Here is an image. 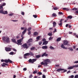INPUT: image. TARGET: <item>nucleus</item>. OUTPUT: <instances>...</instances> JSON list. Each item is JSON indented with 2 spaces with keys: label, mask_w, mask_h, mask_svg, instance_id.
<instances>
[{
  "label": "nucleus",
  "mask_w": 78,
  "mask_h": 78,
  "mask_svg": "<svg viewBox=\"0 0 78 78\" xmlns=\"http://www.w3.org/2000/svg\"><path fill=\"white\" fill-rule=\"evenodd\" d=\"M75 67H78V65H75L74 66H72L69 67L68 68V69L69 70L73 69H74Z\"/></svg>",
  "instance_id": "obj_5"
},
{
  "label": "nucleus",
  "mask_w": 78,
  "mask_h": 78,
  "mask_svg": "<svg viewBox=\"0 0 78 78\" xmlns=\"http://www.w3.org/2000/svg\"><path fill=\"white\" fill-rule=\"evenodd\" d=\"M53 27H56V23L55 22H54L53 23Z\"/></svg>",
  "instance_id": "obj_21"
},
{
  "label": "nucleus",
  "mask_w": 78,
  "mask_h": 78,
  "mask_svg": "<svg viewBox=\"0 0 78 78\" xmlns=\"http://www.w3.org/2000/svg\"><path fill=\"white\" fill-rule=\"evenodd\" d=\"M35 49V47H33L32 48L30 49L31 50H34Z\"/></svg>",
  "instance_id": "obj_40"
},
{
  "label": "nucleus",
  "mask_w": 78,
  "mask_h": 78,
  "mask_svg": "<svg viewBox=\"0 0 78 78\" xmlns=\"http://www.w3.org/2000/svg\"><path fill=\"white\" fill-rule=\"evenodd\" d=\"M2 39L4 42H6L7 43H9V42H10L9 38V37L7 36L3 37H2Z\"/></svg>",
  "instance_id": "obj_2"
},
{
  "label": "nucleus",
  "mask_w": 78,
  "mask_h": 78,
  "mask_svg": "<svg viewBox=\"0 0 78 78\" xmlns=\"http://www.w3.org/2000/svg\"><path fill=\"white\" fill-rule=\"evenodd\" d=\"M5 50L6 51H11V48H5Z\"/></svg>",
  "instance_id": "obj_11"
},
{
  "label": "nucleus",
  "mask_w": 78,
  "mask_h": 78,
  "mask_svg": "<svg viewBox=\"0 0 78 78\" xmlns=\"http://www.w3.org/2000/svg\"><path fill=\"white\" fill-rule=\"evenodd\" d=\"M48 56V54L44 53L42 54V55H41L42 57H43V56Z\"/></svg>",
  "instance_id": "obj_16"
},
{
  "label": "nucleus",
  "mask_w": 78,
  "mask_h": 78,
  "mask_svg": "<svg viewBox=\"0 0 78 78\" xmlns=\"http://www.w3.org/2000/svg\"><path fill=\"white\" fill-rule=\"evenodd\" d=\"M23 35H24V34H22L21 36V40H23Z\"/></svg>",
  "instance_id": "obj_30"
},
{
  "label": "nucleus",
  "mask_w": 78,
  "mask_h": 78,
  "mask_svg": "<svg viewBox=\"0 0 78 78\" xmlns=\"http://www.w3.org/2000/svg\"><path fill=\"white\" fill-rule=\"evenodd\" d=\"M36 56L37 58H41V55H36Z\"/></svg>",
  "instance_id": "obj_20"
},
{
  "label": "nucleus",
  "mask_w": 78,
  "mask_h": 78,
  "mask_svg": "<svg viewBox=\"0 0 78 78\" xmlns=\"http://www.w3.org/2000/svg\"><path fill=\"white\" fill-rule=\"evenodd\" d=\"M38 34V33L37 32H35L34 33V36H37Z\"/></svg>",
  "instance_id": "obj_26"
},
{
  "label": "nucleus",
  "mask_w": 78,
  "mask_h": 78,
  "mask_svg": "<svg viewBox=\"0 0 78 78\" xmlns=\"http://www.w3.org/2000/svg\"><path fill=\"white\" fill-rule=\"evenodd\" d=\"M33 42V40H32V39H30L27 42V44H29V43H30V42Z\"/></svg>",
  "instance_id": "obj_14"
},
{
  "label": "nucleus",
  "mask_w": 78,
  "mask_h": 78,
  "mask_svg": "<svg viewBox=\"0 0 78 78\" xmlns=\"http://www.w3.org/2000/svg\"><path fill=\"white\" fill-rule=\"evenodd\" d=\"M75 78H78V75H76L75 77Z\"/></svg>",
  "instance_id": "obj_50"
},
{
  "label": "nucleus",
  "mask_w": 78,
  "mask_h": 78,
  "mask_svg": "<svg viewBox=\"0 0 78 78\" xmlns=\"http://www.w3.org/2000/svg\"><path fill=\"white\" fill-rule=\"evenodd\" d=\"M13 51H17V50H16V49H14V48H13Z\"/></svg>",
  "instance_id": "obj_59"
},
{
  "label": "nucleus",
  "mask_w": 78,
  "mask_h": 78,
  "mask_svg": "<svg viewBox=\"0 0 78 78\" xmlns=\"http://www.w3.org/2000/svg\"><path fill=\"white\" fill-rule=\"evenodd\" d=\"M27 70V68H24L23 69V70L24 71H26V70Z\"/></svg>",
  "instance_id": "obj_49"
},
{
  "label": "nucleus",
  "mask_w": 78,
  "mask_h": 78,
  "mask_svg": "<svg viewBox=\"0 0 78 78\" xmlns=\"http://www.w3.org/2000/svg\"><path fill=\"white\" fill-rule=\"evenodd\" d=\"M12 21L13 22H17V21H18V20H12Z\"/></svg>",
  "instance_id": "obj_51"
},
{
  "label": "nucleus",
  "mask_w": 78,
  "mask_h": 78,
  "mask_svg": "<svg viewBox=\"0 0 78 78\" xmlns=\"http://www.w3.org/2000/svg\"><path fill=\"white\" fill-rule=\"evenodd\" d=\"M50 60L49 59H46L44 60L43 62H41V65H44V66H47L48 65V63L50 62Z\"/></svg>",
  "instance_id": "obj_1"
},
{
  "label": "nucleus",
  "mask_w": 78,
  "mask_h": 78,
  "mask_svg": "<svg viewBox=\"0 0 78 78\" xmlns=\"http://www.w3.org/2000/svg\"><path fill=\"white\" fill-rule=\"evenodd\" d=\"M62 20H62V19H61L60 20V22L58 23V24L59 25H60V26H61V25H62Z\"/></svg>",
  "instance_id": "obj_10"
},
{
  "label": "nucleus",
  "mask_w": 78,
  "mask_h": 78,
  "mask_svg": "<svg viewBox=\"0 0 78 78\" xmlns=\"http://www.w3.org/2000/svg\"><path fill=\"white\" fill-rule=\"evenodd\" d=\"M68 49H69V50H70V51H73V49L72 48H69Z\"/></svg>",
  "instance_id": "obj_39"
},
{
  "label": "nucleus",
  "mask_w": 78,
  "mask_h": 78,
  "mask_svg": "<svg viewBox=\"0 0 78 78\" xmlns=\"http://www.w3.org/2000/svg\"><path fill=\"white\" fill-rule=\"evenodd\" d=\"M42 41H41V42H40L39 43V45H41V44H42Z\"/></svg>",
  "instance_id": "obj_60"
},
{
  "label": "nucleus",
  "mask_w": 78,
  "mask_h": 78,
  "mask_svg": "<svg viewBox=\"0 0 78 78\" xmlns=\"http://www.w3.org/2000/svg\"><path fill=\"white\" fill-rule=\"evenodd\" d=\"M24 55L25 56H29L30 55V53H27L25 54H24Z\"/></svg>",
  "instance_id": "obj_23"
},
{
  "label": "nucleus",
  "mask_w": 78,
  "mask_h": 78,
  "mask_svg": "<svg viewBox=\"0 0 78 78\" xmlns=\"http://www.w3.org/2000/svg\"><path fill=\"white\" fill-rule=\"evenodd\" d=\"M4 62L6 63H8V62H10V63H12V61L10 60L9 59L4 60Z\"/></svg>",
  "instance_id": "obj_7"
},
{
  "label": "nucleus",
  "mask_w": 78,
  "mask_h": 78,
  "mask_svg": "<svg viewBox=\"0 0 78 78\" xmlns=\"http://www.w3.org/2000/svg\"><path fill=\"white\" fill-rule=\"evenodd\" d=\"M12 41L13 42H14V43H15V44L16 43V40L14 39H12Z\"/></svg>",
  "instance_id": "obj_25"
},
{
  "label": "nucleus",
  "mask_w": 78,
  "mask_h": 78,
  "mask_svg": "<svg viewBox=\"0 0 78 78\" xmlns=\"http://www.w3.org/2000/svg\"><path fill=\"white\" fill-rule=\"evenodd\" d=\"M27 28H25V30L22 32V34H25V33H26V32L27 31Z\"/></svg>",
  "instance_id": "obj_15"
},
{
  "label": "nucleus",
  "mask_w": 78,
  "mask_h": 78,
  "mask_svg": "<svg viewBox=\"0 0 78 78\" xmlns=\"http://www.w3.org/2000/svg\"><path fill=\"white\" fill-rule=\"evenodd\" d=\"M31 30V27H29L28 29H27V31H30V30Z\"/></svg>",
  "instance_id": "obj_32"
},
{
  "label": "nucleus",
  "mask_w": 78,
  "mask_h": 78,
  "mask_svg": "<svg viewBox=\"0 0 78 78\" xmlns=\"http://www.w3.org/2000/svg\"><path fill=\"white\" fill-rule=\"evenodd\" d=\"M47 44H48V41H46L43 43V45H47Z\"/></svg>",
  "instance_id": "obj_17"
},
{
  "label": "nucleus",
  "mask_w": 78,
  "mask_h": 78,
  "mask_svg": "<svg viewBox=\"0 0 78 78\" xmlns=\"http://www.w3.org/2000/svg\"><path fill=\"white\" fill-rule=\"evenodd\" d=\"M37 61V59H36L34 58L32 59H30L28 61L29 62H31V64H34V62L36 61Z\"/></svg>",
  "instance_id": "obj_4"
},
{
  "label": "nucleus",
  "mask_w": 78,
  "mask_h": 78,
  "mask_svg": "<svg viewBox=\"0 0 78 78\" xmlns=\"http://www.w3.org/2000/svg\"><path fill=\"white\" fill-rule=\"evenodd\" d=\"M0 13H2V14H7L8 12L7 11H3V10H1L0 11Z\"/></svg>",
  "instance_id": "obj_8"
},
{
  "label": "nucleus",
  "mask_w": 78,
  "mask_h": 78,
  "mask_svg": "<svg viewBox=\"0 0 78 78\" xmlns=\"http://www.w3.org/2000/svg\"><path fill=\"white\" fill-rule=\"evenodd\" d=\"M5 66H8V64L3 63L2 64V67H5Z\"/></svg>",
  "instance_id": "obj_18"
},
{
  "label": "nucleus",
  "mask_w": 78,
  "mask_h": 78,
  "mask_svg": "<svg viewBox=\"0 0 78 78\" xmlns=\"http://www.w3.org/2000/svg\"><path fill=\"white\" fill-rule=\"evenodd\" d=\"M30 45H31V44L30 43L28 45H27V44L26 43L22 45L21 46L22 47H23V48H26V49H28V48H29V47L30 46Z\"/></svg>",
  "instance_id": "obj_3"
},
{
  "label": "nucleus",
  "mask_w": 78,
  "mask_h": 78,
  "mask_svg": "<svg viewBox=\"0 0 78 78\" xmlns=\"http://www.w3.org/2000/svg\"><path fill=\"white\" fill-rule=\"evenodd\" d=\"M58 9L57 7H54L53 8V9H54V10H57V9Z\"/></svg>",
  "instance_id": "obj_37"
},
{
  "label": "nucleus",
  "mask_w": 78,
  "mask_h": 78,
  "mask_svg": "<svg viewBox=\"0 0 78 78\" xmlns=\"http://www.w3.org/2000/svg\"><path fill=\"white\" fill-rule=\"evenodd\" d=\"M42 78H46V76H45L43 75Z\"/></svg>",
  "instance_id": "obj_56"
},
{
  "label": "nucleus",
  "mask_w": 78,
  "mask_h": 78,
  "mask_svg": "<svg viewBox=\"0 0 78 78\" xmlns=\"http://www.w3.org/2000/svg\"><path fill=\"white\" fill-rule=\"evenodd\" d=\"M28 31V34L29 35H30V34H31V31Z\"/></svg>",
  "instance_id": "obj_46"
},
{
  "label": "nucleus",
  "mask_w": 78,
  "mask_h": 78,
  "mask_svg": "<svg viewBox=\"0 0 78 78\" xmlns=\"http://www.w3.org/2000/svg\"><path fill=\"white\" fill-rule=\"evenodd\" d=\"M49 48L50 49H51V50H54L55 49V48H53V47L52 46H50Z\"/></svg>",
  "instance_id": "obj_27"
},
{
  "label": "nucleus",
  "mask_w": 78,
  "mask_h": 78,
  "mask_svg": "<svg viewBox=\"0 0 78 78\" xmlns=\"http://www.w3.org/2000/svg\"><path fill=\"white\" fill-rule=\"evenodd\" d=\"M13 13H11L10 14H9V16H13Z\"/></svg>",
  "instance_id": "obj_43"
},
{
  "label": "nucleus",
  "mask_w": 78,
  "mask_h": 78,
  "mask_svg": "<svg viewBox=\"0 0 78 78\" xmlns=\"http://www.w3.org/2000/svg\"><path fill=\"white\" fill-rule=\"evenodd\" d=\"M33 16L34 17V18H36L37 17V15H33Z\"/></svg>",
  "instance_id": "obj_48"
},
{
  "label": "nucleus",
  "mask_w": 78,
  "mask_h": 78,
  "mask_svg": "<svg viewBox=\"0 0 78 78\" xmlns=\"http://www.w3.org/2000/svg\"><path fill=\"white\" fill-rule=\"evenodd\" d=\"M14 52H11L10 53V55H14Z\"/></svg>",
  "instance_id": "obj_45"
},
{
  "label": "nucleus",
  "mask_w": 78,
  "mask_h": 78,
  "mask_svg": "<svg viewBox=\"0 0 78 78\" xmlns=\"http://www.w3.org/2000/svg\"><path fill=\"white\" fill-rule=\"evenodd\" d=\"M56 32H57V30H56V29H55L54 31H53V33H56Z\"/></svg>",
  "instance_id": "obj_34"
},
{
  "label": "nucleus",
  "mask_w": 78,
  "mask_h": 78,
  "mask_svg": "<svg viewBox=\"0 0 78 78\" xmlns=\"http://www.w3.org/2000/svg\"><path fill=\"white\" fill-rule=\"evenodd\" d=\"M3 9V6H0V9Z\"/></svg>",
  "instance_id": "obj_54"
},
{
  "label": "nucleus",
  "mask_w": 78,
  "mask_h": 78,
  "mask_svg": "<svg viewBox=\"0 0 78 78\" xmlns=\"http://www.w3.org/2000/svg\"><path fill=\"white\" fill-rule=\"evenodd\" d=\"M5 62V60L3 59H2L1 60V62Z\"/></svg>",
  "instance_id": "obj_64"
},
{
  "label": "nucleus",
  "mask_w": 78,
  "mask_h": 78,
  "mask_svg": "<svg viewBox=\"0 0 78 78\" xmlns=\"http://www.w3.org/2000/svg\"><path fill=\"white\" fill-rule=\"evenodd\" d=\"M37 73V70H35L33 72V74H36Z\"/></svg>",
  "instance_id": "obj_24"
},
{
  "label": "nucleus",
  "mask_w": 78,
  "mask_h": 78,
  "mask_svg": "<svg viewBox=\"0 0 78 78\" xmlns=\"http://www.w3.org/2000/svg\"><path fill=\"white\" fill-rule=\"evenodd\" d=\"M61 48H63V49H67V48H66L65 46H64V45L63 44H62L61 45Z\"/></svg>",
  "instance_id": "obj_13"
},
{
  "label": "nucleus",
  "mask_w": 78,
  "mask_h": 78,
  "mask_svg": "<svg viewBox=\"0 0 78 78\" xmlns=\"http://www.w3.org/2000/svg\"><path fill=\"white\" fill-rule=\"evenodd\" d=\"M73 63H74V64H77V63H78V61L74 62Z\"/></svg>",
  "instance_id": "obj_38"
},
{
  "label": "nucleus",
  "mask_w": 78,
  "mask_h": 78,
  "mask_svg": "<svg viewBox=\"0 0 78 78\" xmlns=\"http://www.w3.org/2000/svg\"><path fill=\"white\" fill-rule=\"evenodd\" d=\"M37 73L40 75H42V73L41 72H38V73Z\"/></svg>",
  "instance_id": "obj_44"
},
{
  "label": "nucleus",
  "mask_w": 78,
  "mask_h": 78,
  "mask_svg": "<svg viewBox=\"0 0 78 78\" xmlns=\"http://www.w3.org/2000/svg\"><path fill=\"white\" fill-rule=\"evenodd\" d=\"M61 38H58L57 39V42H58L59 41H61Z\"/></svg>",
  "instance_id": "obj_28"
},
{
  "label": "nucleus",
  "mask_w": 78,
  "mask_h": 78,
  "mask_svg": "<svg viewBox=\"0 0 78 78\" xmlns=\"http://www.w3.org/2000/svg\"><path fill=\"white\" fill-rule=\"evenodd\" d=\"M48 35L49 36H52V34L51 33H48Z\"/></svg>",
  "instance_id": "obj_33"
},
{
  "label": "nucleus",
  "mask_w": 78,
  "mask_h": 78,
  "mask_svg": "<svg viewBox=\"0 0 78 78\" xmlns=\"http://www.w3.org/2000/svg\"><path fill=\"white\" fill-rule=\"evenodd\" d=\"M64 69H62L61 68L59 69L56 70V71L58 72H60V71H62V70H64Z\"/></svg>",
  "instance_id": "obj_12"
},
{
  "label": "nucleus",
  "mask_w": 78,
  "mask_h": 78,
  "mask_svg": "<svg viewBox=\"0 0 78 78\" xmlns=\"http://www.w3.org/2000/svg\"><path fill=\"white\" fill-rule=\"evenodd\" d=\"M69 43V41L67 40H65L64 41V42L63 43V45H67V44Z\"/></svg>",
  "instance_id": "obj_9"
},
{
  "label": "nucleus",
  "mask_w": 78,
  "mask_h": 78,
  "mask_svg": "<svg viewBox=\"0 0 78 78\" xmlns=\"http://www.w3.org/2000/svg\"><path fill=\"white\" fill-rule=\"evenodd\" d=\"M67 18L71 19H72V16H69L67 17Z\"/></svg>",
  "instance_id": "obj_22"
},
{
  "label": "nucleus",
  "mask_w": 78,
  "mask_h": 78,
  "mask_svg": "<svg viewBox=\"0 0 78 78\" xmlns=\"http://www.w3.org/2000/svg\"><path fill=\"white\" fill-rule=\"evenodd\" d=\"M24 58H25L26 59H27V55H24Z\"/></svg>",
  "instance_id": "obj_53"
},
{
  "label": "nucleus",
  "mask_w": 78,
  "mask_h": 78,
  "mask_svg": "<svg viewBox=\"0 0 78 78\" xmlns=\"http://www.w3.org/2000/svg\"><path fill=\"white\" fill-rule=\"evenodd\" d=\"M22 39H20V40H18L17 41V42H16V44H17V45H21L22 44L21 42H22Z\"/></svg>",
  "instance_id": "obj_6"
},
{
  "label": "nucleus",
  "mask_w": 78,
  "mask_h": 78,
  "mask_svg": "<svg viewBox=\"0 0 78 78\" xmlns=\"http://www.w3.org/2000/svg\"><path fill=\"white\" fill-rule=\"evenodd\" d=\"M19 37H20V34H19L16 37V38L17 39H18V38H19Z\"/></svg>",
  "instance_id": "obj_35"
},
{
  "label": "nucleus",
  "mask_w": 78,
  "mask_h": 78,
  "mask_svg": "<svg viewBox=\"0 0 78 78\" xmlns=\"http://www.w3.org/2000/svg\"><path fill=\"white\" fill-rule=\"evenodd\" d=\"M48 47L47 46H43L42 48L43 49H47Z\"/></svg>",
  "instance_id": "obj_19"
},
{
  "label": "nucleus",
  "mask_w": 78,
  "mask_h": 78,
  "mask_svg": "<svg viewBox=\"0 0 78 78\" xmlns=\"http://www.w3.org/2000/svg\"><path fill=\"white\" fill-rule=\"evenodd\" d=\"M46 70H46V69H44L43 70V72H46Z\"/></svg>",
  "instance_id": "obj_63"
},
{
  "label": "nucleus",
  "mask_w": 78,
  "mask_h": 78,
  "mask_svg": "<svg viewBox=\"0 0 78 78\" xmlns=\"http://www.w3.org/2000/svg\"><path fill=\"white\" fill-rule=\"evenodd\" d=\"M66 9H67V8H63V10H65L66 11Z\"/></svg>",
  "instance_id": "obj_62"
},
{
  "label": "nucleus",
  "mask_w": 78,
  "mask_h": 78,
  "mask_svg": "<svg viewBox=\"0 0 78 78\" xmlns=\"http://www.w3.org/2000/svg\"><path fill=\"white\" fill-rule=\"evenodd\" d=\"M52 16H54L55 17V16H56V14L54 13L52 14Z\"/></svg>",
  "instance_id": "obj_41"
},
{
  "label": "nucleus",
  "mask_w": 78,
  "mask_h": 78,
  "mask_svg": "<svg viewBox=\"0 0 78 78\" xmlns=\"http://www.w3.org/2000/svg\"><path fill=\"white\" fill-rule=\"evenodd\" d=\"M77 9H78L76 8H74L73 9V10L74 11H76V10H77Z\"/></svg>",
  "instance_id": "obj_42"
},
{
  "label": "nucleus",
  "mask_w": 78,
  "mask_h": 78,
  "mask_svg": "<svg viewBox=\"0 0 78 78\" xmlns=\"http://www.w3.org/2000/svg\"><path fill=\"white\" fill-rule=\"evenodd\" d=\"M36 39L37 40L36 41H38V40H39V39H40V36H38L37 37Z\"/></svg>",
  "instance_id": "obj_29"
},
{
  "label": "nucleus",
  "mask_w": 78,
  "mask_h": 78,
  "mask_svg": "<svg viewBox=\"0 0 78 78\" xmlns=\"http://www.w3.org/2000/svg\"><path fill=\"white\" fill-rule=\"evenodd\" d=\"M21 29L22 30H24V29H25V27H21Z\"/></svg>",
  "instance_id": "obj_61"
},
{
  "label": "nucleus",
  "mask_w": 78,
  "mask_h": 78,
  "mask_svg": "<svg viewBox=\"0 0 78 78\" xmlns=\"http://www.w3.org/2000/svg\"><path fill=\"white\" fill-rule=\"evenodd\" d=\"M21 14H22V15H24V14H25V13H24V12H21Z\"/></svg>",
  "instance_id": "obj_58"
},
{
  "label": "nucleus",
  "mask_w": 78,
  "mask_h": 78,
  "mask_svg": "<svg viewBox=\"0 0 78 78\" xmlns=\"http://www.w3.org/2000/svg\"><path fill=\"white\" fill-rule=\"evenodd\" d=\"M33 77V76L32 75H30V76H29V78H31Z\"/></svg>",
  "instance_id": "obj_57"
},
{
  "label": "nucleus",
  "mask_w": 78,
  "mask_h": 78,
  "mask_svg": "<svg viewBox=\"0 0 78 78\" xmlns=\"http://www.w3.org/2000/svg\"><path fill=\"white\" fill-rule=\"evenodd\" d=\"M6 5V3H3V5H2V6H5Z\"/></svg>",
  "instance_id": "obj_55"
},
{
  "label": "nucleus",
  "mask_w": 78,
  "mask_h": 78,
  "mask_svg": "<svg viewBox=\"0 0 78 78\" xmlns=\"http://www.w3.org/2000/svg\"><path fill=\"white\" fill-rule=\"evenodd\" d=\"M53 37H50L49 38V40H51V39H52Z\"/></svg>",
  "instance_id": "obj_47"
},
{
  "label": "nucleus",
  "mask_w": 78,
  "mask_h": 78,
  "mask_svg": "<svg viewBox=\"0 0 78 78\" xmlns=\"http://www.w3.org/2000/svg\"><path fill=\"white\" fill-rule=\"evenodd\" d=\"M62 14H63V13H62V12H58L59 14H61L62 15Z\"/></svg>",
  "instance_id": "obj_52"
},
{
  "label": "nucleus",
  "mask_w": 78,
  "mask_h": 78,
  "mask_svg": "<svg viewBox=\"0 0 78 78\" xmlns=\"http://www.w3.org/2000/svg\"><path fill=\"white\" fill-rule=\"evenodd\" d=\"M29 53L30 54V55L31 56H34V54H33V53L30 52Z\"/></svg>",
  "instance_id": "obj_36"
},
{
  "label": "nucleus",
  "mask_w": 78,
  "mask_h": 78,
  "mask_svg": "<svg viewBox=\"0 0 78 78\" xmlns=\"http://www.w3.org/2000/svg\"><path fill=\"white\" fill-rule=\"evenodd\" d=\"M74 78V76L73 75H71L70 76H69V78Z\"/></svg>",
  "instance_id": "obj_31"
}]
</instances>
